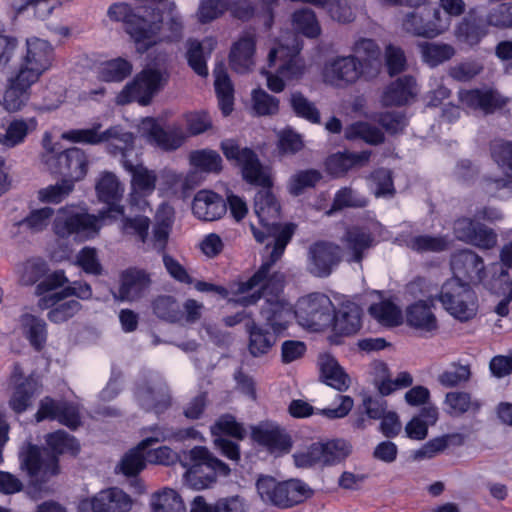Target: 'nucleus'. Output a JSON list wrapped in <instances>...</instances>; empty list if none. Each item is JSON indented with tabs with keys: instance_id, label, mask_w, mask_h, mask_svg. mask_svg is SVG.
I'll list each match as a JSON object with an SVG mask.
<instances>
[{
	"instance_id": "obj_1",
	"label": "nucleus",
	"mask_w": 512,
	"mask_h": 512,
	"mask_svg": "<svg viewBox=\"0 0 512 512\" xmlns=\"http://www.w3.org/2000/svg\"><path fill=\"white\" fill-rule=\"evenodd\" d=\"M277 262L264 259L259 268L243 283L236 285L235 293L243 296L233 299L242 307L255 305L264 298L260 315L275 332H283L290 323L291 307L281 293L286 283V275L280 270H273Z\"/></svg>"
},
{
	"instance_id": "obj_2",
	"label": "nucleus",
	"mask_w": 512,
	"mask_h": 512,
	"mask_svg": "<svg viewBox=\"0 0 512 512\" xmlns=\"http://www.w3.org/2000/svg\"><path fill=\"white\" fill-rule=\"evenodd\" d=\"M44 439L45 446L28 443L19 452L20 469L40 485L60 473L61 455L75 458L81 451L79 440L63 429L46 434Z\"/></svg>"
},
{
	"instance_id": "obj_3",
	"label": "nucleus",
	"mask_w": 512,
	"mask_h": 512,
	"mask_svg": "<svg viewBox=\"0 0 512 512\" xmlns=\"http://www.w3.org/2000/svg\"><path fill=\"white\" fill-rule=\"evenodd\" d=\"M254 211L262 229L251 224L252 234L260 244H263L269 237L274 239L272 250L266 259H270V262H278L292 240L296 225L279 222L281 206L271 189H262L255 194Z\"/></svg>"
},
{
	"instance_id": "obj_4",
	"label": "nucleus",
	"mask_w": 512,
	"mask_h": 512,
	"mask_svg": "<svg viewBox=\"0 0 512 512\" xmlns=\"http://www.w3.org/2000/svg\"><path fill=\"white\" fill-rule=\"evenodd\" d=\"M107 16L111 21L123 23L124 31L141 53L157 43L163 26L161 10L152 6L132 7L125 2L113 3L108 8Z\"/></svg>"
},
{
	"instance_id": "obj_5",
	"label": "nucleus",
	"mask_w": 512,
	"mask_h": 512,
	"mask_svg": "<svg viewBox=\"0 0 512 512\" xmlns=\"http://www.w3.org/2000/svg\"><path fill=\"white\" fill-rule=\"evenodd\" d=\"M220 148L225 158L240 168L242 179L247 184L262 189H272L271 169L261 163L253 149L241 147L234 139L223 140Z\"/></svg>"
},
{
	"instance_id": "obj_6",
	"label": "nucleus",
	"mask_w": 512,
	"mask_h": 512,
	"mask_svg": "<svg viewBox=\"0 0 512 512\" xmlns=\"http://www.w3.org/2000/svg\"><path fill=\"white\" fill-rule=\"evenodd\" d=\"M220 148L225 158L240 168L242 179L247 184L262 189H272L271 169L261 163L253 149L241 147L234 139L223 140Z\"/></svg>"
},
{
	"instance_id": "obj_7",
	"label": "nucleus",
	"mask_w": 512,
	"mask_h": 512,
	"mask_svg": "<svg viewBox=\"0 0 512 512\" xmlns=\"http://www.w3.org/2000/svg\"><path fill=\"white\" fill-rule=\"evenodd\" d=\"M190 467L184 474L185 483L195 490L212 487L217 477L230 475V467L204 446H195L189 451Z\"/></svg>"
},
{
	"instance_id": "obj_8",
	"label": "nucleus",
	"mask_w": 512,
	"mask_h": 512,
	"mask_svg": "<svg viewBox=\"0 0 512 512\" xmlns=\"http://www.w3.org/2000/svg\"><path fill=\"white\" fill-rule=\"evenodd\" d=\"M55 146L44 143L45 152L41 159L49 172L71 180L73 184L84 179L90 163L86 152L78 147L57 151Z\"/></svg>"
},
{
	"instance_id": "obj_9",
	"label": "nucleus",
	"mask_w": 512,
	"mask_h": 512,
	"mask_svg": "<svg viewBox=\"0 0 512 512\" xmlns=\"http://www.w3.org/2000/svg\"><path fill=\"white\" fill-rule=\"evenodd\" d=\"M168 79L169 73L166 70L146 67L124 86L118 95V102L120 104L137 102L141 106H148L165 87Z\"/></svg>"
},
{
	"instance_id": "obj_10",
	"label": "nucleus",
	"mask_w": 512,
	"mask_h": 512,
	"mask_svg": "<svg viewBox=\"0 0 512 512\" xmlns=\"http://www.w3.org/2000/svg\"><path fill=\"white\" fill-rule=\"evenodd\" d=\"M442 304L443 308L455 319L466 322L477 314V296L468 283L457 279L446 280L440 293L435 297Z\"/></svg>"
},
{
	"instance_id": "obj_11",
	"label": "nucleus",
	"mask_w": 512,
	"mask_h": 512,
	"mask_svg": "<svg viewBox=\"0 0 512 512\" xmlns=\"http://www.w3.org/2000/svg\"><path fill=\"white\" fill-rule=\"evenodd\" d=\"M333 311L331 299L323 293L314 292L298 299L294 314L303 327L320 331L330 326Z\"/></svg>"
},
{
	"instance_id": "obj_12",
	"label": "nucleus",
	"mask_w": 512,
	"mask_h": 512,
	"mask_svg": "<svg viewBox=\"0 0 512 512\" xmlns=\"http://www.w3.org/2000/svg\"><path fill=\"white\" fill-rule=\"evenodd\" d=\"M108 218H102L101 212L98 215L78 212H69L61 209L56 216L53 228L56 235L61 238H68L75 235L81 240L93 239L99 234L104 221Z\"/></svg>"
},
{
	"instance_id": "obj_13",
	"label": "nucleus",
	"mask_w": 512,
	"mask_h": 512,
	"mask_svg": "<svg viewBox=\"0 0 512 512\" xmlns=\"http://www.w3.org/2000/svg\"><path fill=\"white\" fill-rule=\"evenodd\" d=\"M54 56V48L47 40L37 37L27 39L26 51L21 56L16 71L38 82L51 68Z\"/></svg>"
},
{
	"instance_id": "obj_14",
	"label": "nucleus",
	"mask_w": 512,
	"mask_h": 512,
	"mask_svg": "<svg viewBox=\"0 0 512 512\" xmlns=\"http://www.w3.org/2000/svg\"><path fill=\"white\" fill-rule=\"evenodd\" d=\"M343 259V248L335 242L318 240L310 245L307 256V270L315 277L326 278L339 266Z\"/></svg>"
},
{
	"instance_id": "obj_15",
	"label": "nucleus",
	"mask_w": 512,
	"mask_h": 512,
	"mask_svg": "<svg viewBox=\"0 0 512 512\" xmlns=\"http://www.w3.org/2000/svg\"><path fill=\"white\" fill-rule=\"evenodd\" d=\"M250 437L258 446L276 457L288 454L293 446L292 438L285 429L271 421L251 426Z\"/></svg>"
},
{
	"instance_id": "obj_16",
	"label": "nucleus",
	"mask_w": 512,
	"mask_h": 512,
	"mask_svg": "<svg viewBox=\"0 0 512 512\" xmlns=\"http://www.w3.org/2000/svg\"><path fill=\"white\" fill-rule=\"evenodd\" d=\"M405 15L403 29L414 36L434 38L444 31L441 24V11L437 7L420 6Z\"/></svg>"
},
{
	"instance_id": "obj_17",
	"label": "nucleus",
	"mask_w": 512,
	"mask_h": 512,
	"mask_svg": "<svg viewBox=\"0 0 512 512\" xmlns=\"http://www.w3.org/2000/svg\"><path fill=\"white\" fill-rule=\"evenodd\" d=\"M363 309L353 301H343L338 308L334 307L332 312L333 335L329 337L330 342L335 345L341 344V337H349L357 334L362 327Z\"/></svg>"
},
{
	"instance_id": "obj_18",
	"label": "nucleus",
	"mask_w": 512,
	"mask_h": 512,
	"mask_svg": "<svg viewBox=\"0 0 512 512\" xmlns=\"http://www.w3.org/2000/svg\"><path fill=\"white\" fill-rule=\"evenodd\" d=\"M135 397L140 407L147 412L161 414L171 406L168 386L162 380L143 378L138 381Z\"/></svg>"
},
{
	"instance_id": "obj_19",
	"label": "nucleus",
	"mask_w": 512,
	"mask_h": 512,
	"mask_svg": "<svg viewBox=\"0 0 512 512\" xmlns=\"http://www.w3.org/2000/svg\"><path fill=\"white\" fill-rule=\"evenodd\" d=\"M133 501L127 493L117 487L101 490L91 498L80 500L78 512H129Z\"/></svg>"
},
{
	"instance_id": "obj_20",
	"label": "nucleus",
	"mask_w": 512,
	"mask_h": 512,
	"mask_svg": "<svg viewBox=\"0 0 512 512\" xmlns=\"http://www.w3.org/2000/svg\"><path fill=\"white\" fill-rule=\"evenodd\" d=\"M452 279L463 283L479 285L486 278L483 258L471 249H462L451 257Z\"/></svg>"
},
{
	"instance_id": "obj_21",
	"label": "nucleus",
	"mask_w": 512,
	"mask_h": 512,
	"mask_svg": "<svg viewBox=\"0 0 512 512\" xmlns=\"http://www.w3.org/2000/svg\"><path fill=\"white\" fill-rule=\"evenodd\" d=\"M154 436L143 439L136 448L128 451L119 463V470L125 476H138V474L146 467V459L143 451L154 444L164 441L172 434L168 430L160 427L152 428Z\"/></svg>"
},
{
	"instance_id": "obj_22",
	"label": "nucleus",
	"mask_w": 512,
	"mask_h": 512,
	"mask_svg": "<svg viewBox=\"0 0 512 512\" xmlns=\"http://www.w3.org/2000/svg\"><path fill=\"white\" fill-rule=\"evenodd\" d=\"M434 307V298L418 300L410 304L405 311L406 324L422 336H432L439 328L433 312Z\"/></svg>"
},
{
	"instance_id": "obj_23",
	"label": "nucleus",
	"mask_w": 512,
	"mask_h": 512,
	"mask_svg": "<svg viewBox=\"0 0 512 512\" xmlns=\"http://www.w3.org/2000/svg\"><path fill=\"white\" fill-rule=\"evenodd\" d=\"M151 284V276L145 269L129 267L120 274V285L115 297L121 301H137L144 296Z\"/></svg>"
},
{
	"instance_id": "obj_24",
	"label": "nucleus",
	"mask_w": 512,
	"mask_h": 512,
	"mask_svg": "<svg viewBox=\"0 0 512 512\" xmlns=\"http://www.w3.org/2000/svg\"><path fill=\"white\" fill-rule=\"evenodd\" d=\"M342 242L344 245L343 256L345 255L346 262L360 265L367 257L369 250L376 244L373 234L360 227L346 230Z\"/></svg>"
},
{
	"instance_id": "obj_25",
	"label": "nucleus",
	"mask_w": 512,
	"mask_h": 512,
	"mask_svg": "<svg viewBox=\"0 0 512 512\" xmlns=\"http://www.w3.org/2000/svg\"><path fill=\"white\" fill-rule=\"evenodd\" d=\"M96 192L101 202L107 204L102 209L101 217L108 218L110 221L118 219L119 215H123L124 207L120 205L122 198V190L116 177L111 173H106L96 184Z\"/></svg>"
},
{
	"instance_id": "obj_26",
	"label": "nucleus",
	"mask_w": 512,
	"mask_h": 512,
	"mask_svg": "<svg viewBox=\"0 0 512 512\" xmlns=\"http://www.w3.org/2000/svg\"><path fill=\"white\" fill-rule=\"evenodd\" d=\"M37 83L15 70L7 79L3 107L10 113L20 111L31 97V87Z\"/></svg>"
},
{
	"instance_id": "obj_27",
	"label": "nucleus",
	"mask_w": 512,
	"mask_h": 512,
	"mask_svg": "<svg viewBox=\"0 0 512 512\" xmlns=\"http://www.w3.org/2000/svg\"><path fill=\"white\" fill-rule=\"evenodd\" d=\"M245 331L248 334L247 349L255 358L267 355L281 334V332H275L269 326L257 323L253 319L245 323Z\"/></svg>"
},
{
	"instance_id": "obj_28",
	"label": "nucleus",
	"mask_w": 512,
	"mask_h": 512,
	"mask_svg": "<svg viewBox=\"0 0 512 512\" xmlns=\"http://www.w3.org/2000/svg\"><path fill=\"white\" fill-rule=\"evenodd\" d=\"M460 99L466 106L473 109H480L486 114H492L502 109L509 102L507 97L492 88L464 91L461 93Z\"/></svg>"
},
{
	"instance_id": "obj_29",
	"label": "nucleus",
	"mask_w": 512,
	"mask_h": 512,
	"mask_svg": "<svg viewBox=\"0 0 512 512\" xmlns=\"http://www.w3.org/2000/svg\"><path fill=\"white\" fill-rule=\"evenodd\" d=\"M193 214L203 221L220 219L227 211L226 201L212 190L198 191L192 202Z\"/></svg>"
},
{
	"instance_id": "obj_30",
	"label": "nucleus",
	"mask_w": 512,
	"mask_h": 512,
	"mask_svg": "<svg viewBox=\"0 0 512 512\" xmlns=\"http://www.w3.org/2000/svg\"><path fill=\"white\" fill-rule=\"evenodd\" d=\"M217 45L216 39L206 37L203 41L197 39H188L186 42V60L189 67L199 76L207 77V58L210 57L212 51Z\"/></svg>"
},
{
	"instance_id": "obj_31",
	"label": "nucleus",
	"mask_w": 512,
	"mask_h": 512,
	"mask_svg": "<svg viewBox=\"0 0 512 512\" xmlns=\"http://www.w3.org/2000/svg\"><path fill=\"white\" fill-rule=\"evenodd\" d=\"M318 365L320 370V380L323 383L340 392L346 391L349 388V375L331 354H321L318 359Z\"/></svg>"
},
{
	"instance_id": "obj_32",
	"label": "nucleus",
	"mask_w": 512,
	"mask_h": 512,
	"mask_svg": "<svg viewBox=\"0 0 512 512\" xmlns=\"http://www.w3.org/2000/svg\"><path fill=\"white\" fill-rule=\"evenodd\" d=\"M416 80L411 75H404L390 83L383 92L381 102L385 107L406 105L414 97Z\"/></svg>"
},
{
	"instance_id": "obj_33",
	"label": "nucleus",
	"mask_w": 512,
	"mask_h": 512,
	"mask_svg": "<svg viewBox=\"0 0 512 512\" xmlns=\"http://www.w3.org/2000/svg\"><path fill=\"white\" fill-rule=\"evenodd\" d=\"M38 121L35 117L14 118L5 129V133H0V144L8 149L22 145L29 134L37 130Z\"/></svg>"
},
{
	"instance_id": "obj_34",
	"label": "nucleus",
	"mask_w": 512,
	"mask_h": 512,
	"mask_svg": "<svg viewBox=\"0 0 512 512\" xmlns=\"http://www.w3.org/2000/svg\"><path fill=\"white\" fill-rule=\"evenodd\" d=\"M23 336L28 340L30 346L41 352L47 343V323L39 316L24 313L19 319Z\"/></svg>"
},
{
	"instance_id": "obj_35",
	"label": "nucleus",
	"mask_w": 512,
	"mask_h": 512,
	"mask_svg": "<svg viewBox=\"0 0 512 512\" xmlns=\"http://www.w3.org/2000/svg\"><path fill=\"white\" fill-rule=\"evenodd\" d=\"M12 377L16 380L13 393L9 399V407L16 413L22 414L31 405L32 398L37 390V383L32 377H22L21 371L15 370Z\"/></svg>"
},
{
	"instance_id": "obj_36",
	"label": "nucleus",
	"mask_w": 512,
	"mask_h": 512,
	"mask_svg": "<svg viewBox=\"0 0 512 512\" xmlns=\"http://www.w3.org/2000/svg\"><path fill=\"white\" fill-rule=\"evenodd\" d=\"M149 140L164 151H174L182 146L186 134L181 125L173 124L166 129L154 123L148 132Z\"/></svg>"
},
{
	"instance_id": "obj_37",
	"label": "nucleus",
	"mask_w": 512,
	"mask_h": 512,
	"mask_svg": "<svg viewBox=\"0 0 512 512\" xmlns=\"http://www.w3.org/2000/svg\"><path fill=\"white\" fill-rule=\"evenodd\" d=\"M371 153L369 151L354 152H338L330 155L325 161L327 172L339 177L346 174L351 168L368 162Z\"/></svg>"
},
{
	"instance_id": "obj_38",
	"label": "nucleus",
	"mask_w": 512,
	"mask_h": 512,
	"mask_svg": "<svg viewBox=\"0 0 512 512\" xmlns=\"http://www.w3.org/2000/svg\"><path fill=\"white\" fill-rule=\"evenodd\" d=\"M190 512H246L245 500L239 495H232L208 503L203 496H196L191 502Z\"/></svg>"
},
{
	"instance_id": "obj_39",
	"label": "nucleus",
	"mask_w": 512,
	"mask_h": 512,
	"mask_svg": "<svg viewBox=\"0 0 512 512\" xmlns=\"http://www.w3.org/2000/svg\"><path fill=\"white\" fill-rule=\"evenodd\" d=\"M255 42L250 37L240 38L233 44L229 53V64L233 71L244 74L254 64Z\"/></svg>"
},
{
	"instance_id": "obj_40",
	"label": "nucleus",
	"mask_w": 512,
	"mask_h": 512,
	"mask_svg": "<svg viewBox=\"0 0 512 512\" xmlns=\"http://www.w3.org/2000/svg\"><path fill=\"white\" fill-rule=\"evenodd\" d=\"M123 168L131 175V186L134 191L142 195H150L154 192L157 175L143 164H133L129 159L122 160Z\"/></svg>"
},
{
	"instance_id": "obj_41",
	"label": "nucleus",
	"mask_w": 512,
	"mask_h": 512,
	"mask_svg": "<svg viewBox=\"0 0 512 512\" xmlns=\"http://www.w3.org/2000/svg\"><path fill=\"white\" fill-rule=\"evenodd\" d=\"M358 57L343 56L334 59L327 69V76L337 85L352 84L359 79Z\"/></svg>"
},
{
	"instance_id": "obj_42",
	"label": "nucleus",
	"mask_w": 512,
	"mask_h": 512,
	"mask_svg": "<svg viewBox=\"0 0 512 512\" xmlns=\"http://www.w3.org/2000/svg\"><path fill=\"white\" fill-rule=\"evenodd\" d=\"M280 509H290L304 503L314 495V490L303 480L291 478L282 481Z\"/></svg>"
},
{
	"instance_id": "obj_43",
	"label": "nucleus",
	"mask_w": 512,
	"mask_h": 512,
	"mask_svg": "<svg viewBox=\"0 0 512 512\" xmlns=\"http://www.w3.org/2000/svg\"><path fill=\"white\" fill-rule=\"evenodd\" d=\"M213 74L215 76L214 87L219 102V108L224 116H228L233 111L234 106L233 84L224 65H216Z\"/></svg>"
},
{
	"instance_id": "obj_44",
	"label": "nucleus",
	"mask_w": 512,
	"mask_h": 512,
	"mask_svg": "<svg viewBox=\"0 0 512 512\" xmlns=\"http://www.w3.org/2000/svg\"><path fill=\"white\" fill-rule=\"evenodd\" d=\"M444 405L446 406V413L454 418L467 412L477 414L482 407L480 400L472 399L471 394L464 391L448 392L445 395Z\"/></svg>"
},
{
	"instance_id": "obj_45",
	"label": "nucleus",
	"mask_w": 512,
	"mask_h": 512,
	"mask_svg": "<svg viewBox=\"0 0 512 512\" xmlns=\"http://www.w3.org/2000/svg\"><path fill=\"white\" fill-rule=\"evenodd\" d=\"M323 456L322 468L331 467L344 462L352 452L351 444L340 438L318 441Z\"/></svg>"
},
{
	"instance_id": "obj_46",
	"label": "nucleus",
	"mask_w": 512,
	"mask_h": 512,
	"mask_svg": "<svg viewBox=\"0 0 512 512\" xmlns=\"http://www.w3.org/2000/svg\"><path fill=\"white\" fill-rule=\"evenodd\" d=\"M100 128L101 124L97 123L87 129H71L62 134V139L72 143L98 145L109 141V137L116 135L115 129H106L103 132H99Z\"/></svg>"
},
{
	"instance_id": "obj_47",
	"label": "nucleus",
	"mask_w": 512,
	"mask_h": 512,
	"mask_svg": "<svg viewBox=\"0 0 512 512\" xmlns=\"http://www.w3.org/2000/svg\"><path fill=\"white\" fill-rule=\"evenodd\" d=\"M418 48L423 62L432 68L449 61L456 53L452 45L443 42H422Z\"/></svg>"
},
{
	"instance_id": "obj_48",
	"label": "nucleus",
	"mask_w": 512,
	"mask_h": 512,
	"mask_svg": "<svg viewBox=\"0 0 512 512\" xmlns=\"http://www.w3.org/2000/svg\"><path fill=\"white\" fill-rule=\"evenodd\" d=\"M452 240L448 235H417L408 240V247L417 253H441L450 249Z\"/></svg>"
},
{
	"instance_id": "obj_49",
	"label": "nucleus",
	"mask_w": 512,
	"mask_h": 512,
	"mask_svg": "<svg viewBox=\"0 0 512 512\" xmlns=\"http://www.w3.org/2000/svg\"><path fill=\"white\" fill-rule=\"evenodd\" d=\"M70 296H76L82 300H88L92 297V288L86 282L74 281L71 285L64 287L61 291L40 298L38 306L41 309H49V307Z\"/></svg>"
},
{
	"instance_id": "obj_50",
	"label": "nucleus",
	"mask_w": 512,
	"mask_h": 512,
	"mask_svg": "<svg viewBox=\"0 0 512 512\" xmlns=\"http://www.w3.org/2000/svg\"><path fill=\"white\" fill-rule=\"evenodd\" d=\"M322 178L321 171L317 169L298 170L289 178L287 191L291 196H301L306 190L315 188Z\"/></svg>"
},
{
	"instance_id": "obj_51",
	"label": "nucleus",
	"mask_w": 512,
	"mask_h": 512,
	"mask_svg": "<svg viewBox=\"0 0 512 512\" xmlns=\"http://www.w3.org/2000/svg\"><path fill=\"white\" fill-rule=\"evenodd\" d=\"M289 106L298 118L312 124L321 123V114L315 103L311 102L302 92L294 91L289 97Z\"/></svg>"
},
{
	"instance_id": "obj_52",
	"label": "nucleus",
	"mask_w": 512,
	"mask_h": 512,
	"mask_svg": "<svg viewBox=\"0 0 512 512\" xmlns=\"http://www.w3.org/2000/svg\"><path fill=\"white\" fill-rule=\"evenodd\" d=\"M153 313L161 320L169 323H177L183 319L184 313L181 310L177 299L172 295H159L152 301Z\"/></svg>"
},
{
	"instance_id": "obj_53",
	"label": "nucleus",
	"mask_w": 512,
	"mask_h": 512,
	"mask_svg": "<svg viewBox=\"0 0 512 512\" xmlns=\"http://www.w3.org/2000/svg\"><path fill=\"white\" fill-rule=\"evenodd\" d=\"M344 135L348 140L361 139L370 145H379L385 141V135L378 127L364 121L346 127Z\"/></svg>"
},
{
	"instance_id": "obj_54",
	"label": "nucleus",
	"mask_w": 512,
	"mask_h": 512,
	"mask_svg": "<svg viewBox=\"0 0 512 512\" xmlns=\"http://www.w3.org/2000/svg\"><path fill=\"white\" fill-rule=\"evenodd\" d=\"M256 490L266 505L281 507L282 481L268 475H261L256 481Z\"/></svg>"
},
{
	"instance_id": "obj_55",
	"label": "nucleus",
	"mask_w": 512,
	"mask_h": 512,
	"mask_svg": "<svg viewBox=\"0 0 512 512\" xmlns=\"http://www.w3.org/2000/svg\"><path fill=\"white\" fill-rule=\"evenodd\" d=\"M292 23L295 30L307 38H317L321 33L316 15L310 8L296 10L292 15Z\"/></svg>"
},
{
	"instance_id": "obj_56",
	"label": "nucleus",
	"mask_w": 512,
	"mask_h": 512,
	"mask_svg": "<svg viewBox=\"0 0 512 512\" xmlns=\"http://www.w3.org/2000/svg\"><path fill=\"white\" fill-rule=\"evenodd\" d=\"M151 508L152 512H185L180 495L170 488L153 494Z\"/></svg>"
},
{
	"instance_id": "obj_57",
	"label": "nucleus",
	"mask_w": 512,
	"mask_h": 512,
	"mask_svg": "<svg viewBox=\"0 0 512 512\" xmlns=\"http://www.w3.org/2000/svg\"><path fill=\"white\" fill-rule=\"evenodd\" d=\"M211 433L215 438L225 435L240 441L246 437V430L243 424L237 422L236 418L231 414L221 415L211 426Z\"/></svg>"
},
{
	"instance_id": "obj_58",
	"label": "nucleus",
	"mask_w": 512,
	"mask_h": 512,
	"mask_svg": "<svg viewBox=\"0 0 512 512\" xmlns=\"http://www.w3.org/2000/svg\"><path fill=\"white\" fill-rule=\"evenodd\" d=\"M132 64L123 58H116L104 64L99 72V77L105 82H121L130 76Z\"/></svg>"
},
{
	"instance_id": "obj_59",
	"label": "nucleus",
	"mask_w": 512,
	"mask_h": 512,
	"mask_svg": "<svg viewBox=\"0 0 512 512\" xmlns=\"http://www.w3.org/2000/svg\"><path fill=\"white\" fill-rule=\"evenodd\" d=\"M368 203L369 201L365 196L358 194L351 187H343L335 193L329 214L332 211H340L344 208H364Z\"/></svg>"
},
{
	"instance_id": "obj_60",
	"label": "nucleus",
	"mask_w": 512,
	"mask_h": 512,
	"mask_svg": "<svg viewBox=\"0 0 512 512\" xmlns=\"http://www.w3.org/2000/svg\"><path fill=\"white\" fill-rule=\"evenodd\" d=\"M109 129H115L116 135L109 137L107 150L110 154L121 155V161L128 159V153L134 150V135L131 132H125L119 126H113Z\"/></svg>"
},
{
	"instance_id": "obj_61",
	"label": "nucleus",
	"mask_w": 512,
	"mask_h": 512,
	"mask_svg": "<svg viewBox=\"0 0 512 512\" xmlns=\"http://www.w3.org/2000/svg\"><path fill=\"white\" fill-rule=\"evenodd\" d=\"M370 315L380 323L388 326H396L401 323L400 309L391 301H382L369 307Z\"/></svg>"
},
{
	"instance_id": "obj_62",
	"label": "nucleus",
	"mask_w": 512,
	"mask_h": 512,
	"mask_svg": "<svg viewBox=\"0 0 512 512\" xmlns=\"http://www.w3.org/2000/svg\"><path fill=\"white\" fill-rule=\"evenodd\" d=\"M190 162L193 166L204 172L219 173L222 170V158L214 150L203 149L190 154Z\"/></svg>"
},
{
	"instance_id": "obj_63",
	"label": "nucleus",
	"mask_w": 512,
	"mask_h": 512,
	"mask_svg": "<svg viewBox=\"0 0 512 512\" xmlns=\"http://www.w3.org/2000/svg\"><path fill=\"white\" fill-rule=\"evenodd\" d=\"M483 26L476 19L464 18L457 26L455 35L457 39L470 46L477 45L485 36Z\"/></svg>"
},
{
	"instance_id": "obj_64",
	"label": "nucleus",
	"mask_w": 512,
	"mask_h": 512,
	"mask_svg": "<svg viewBox=\"0 0 512 512\" xmlns=\"http://www.w3.org/2000/svg\"><path fill=\"white\" fill-rule=\"evenodd\" d=\"M253 109L259 116L275 115L279 112V99L268 94L262 88H257L251 94Z\"/></svg>"
}]
</instances>
